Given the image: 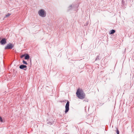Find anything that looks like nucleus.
Listing matches in <instances>:
<instances>
[{
  "instance_id": "1",
  "label": "nucleus",
  "mask_w": 134,
  "mask_h": 134,
  "mask_svg": "<svg viewBox=\"0 0 134 134\" xmlns=\"http://www.w3.org/2000/svg\"><path fill=\"white\" fill-rule=\"evenodd\" d=\"M77 96L78 98L80 99H82L85 97V93L83 91L79 89H78L76 93Z\"/></svg>"
},
{
  "instance_id": "2",
  "label": "nucleus",
  "mask_w": 134,
  "mask_h": 134,
  "mask_svg": "<svg viewBox=\"0 0 134 134\" xmlns=\"http://www.w3.org/2000/svg\"><path fill=\"white\" fill-rule=\"evenodd\" d=\"M78 6V5L77 4H73L68 7V10H72L74 11H76V10Z\"/></svg>"
},
{
  "instance_id": "3",
  "label": "nucleus",
  "mask_w": 134,
  "mask_h": 134,
  "mask_svg": "<svg viewBox=\"0 0 134 134\" xmlns=\"http://www.w3.org/2000/svg\"><path fill=\"white\" fill-rule=\"evenodd\" d=\"M14 47L13 44L11 43H9L7 44V46L5 47V49H12Z\"/></svg>"
},
{
  "instance_id": "4",
  "label": "nucleus",
  "mask_w": 134,
  "mask_h": 134,
  "mask_svg": "<svg viewBox=\"0 0 134 134\" xmlns=\"http://www.w3.org/2000/svg\"><path fill=\"white\" fill-rule=\"evenodd\" d=\"M38 14L39 15L42 17H44L45 12L44 10L41 9L38 12Z\"/></svg>"
},
{
  "instance_id": "5",
  "label": "nucleus",
  "mask_w": 134,
  "mask_h": 134,
  "mask_svg": "<svg viewBox=\"0 0 134 134\" xmlns=\"http://www.w3.org/2000/svg\"><path fill=\"white\" fill-rule=\"evenodd\" d=\"M69 102L68 100L65 106V112L66 113L69 110Z\"/></svg>"
},
{
  "instance_id": "6",
  "label": "nucleus",
  "mask_w": 134,
  "mask_h": 134,
  "mask_svg": "<svg viewBox=\"0 0 134 134\" xmlns=\"http://www.w3.org/2000/svg\"><path fill=\"white\" fill-rule=\"evenodd\" d=\"M6 39L3 38L0 41V43L2 45H4L7 43Z\"/></svg>"
},
{
  "instance_id": "7",
  "label": "nucleus",
  "mask_w": 134,
  "mask_h": 134,
  "mask_svg": "<svg viewBox=\"0 0 134 134\" xmlns=\"http://www.w3.org/2000/svg\"><path fill=\"white\" fill-rule=\"evenodd\" d=\"M19 68L21 69H23L24 70H26L27 66L23 64H22L19 67Z\"/></svg>"
},
{
  "instance_id": "8",
  "label": "nucleus",
  "mask_w": 134,
  "mask_h": 134,
  "mask_svg": "<svg viewBox=\"0 0 134 134\" xmlns=\"http://www.w3.org/2000/svg\"><path fill=\"white\" fill-rule=\"evenodd\" d=\"M30 58L29 55L25 53V59L26 60H28Z\"/></svg>"
},
{
  "instance_id": "9",
  "label": "nucleus",
  "mask_w": 134,
  "mask_h": 134,
  "mask_svg": "<svg viewBox=\"0 0 134 134\" xmlns=\"http://www.w3.org/2000/svg\"><path fill=\"white\" fill-rule=\"evenodd\" d=\"M115 32V30L113 29H112L110 30L109 32V34H114Z\"/></svg>"
},
{
  "instance_id": "10",
  "label": "nucleus",
  "mask_w": 134,
  "mask_h": 134,
  "mask_svg": "<svg viewBox=\"0 0 134 134\" xmlns=\"http://www.w3.org/2000/svg\"><path fill=\"white\" fill-rule=\"evenodd\" d=\"M100 55L99 54V55H98L97 57L96 58L95 61H97L98 60H100L99 58V56Z\"/></svg>"
},
{
  "instance_id": "11",
  "label": "nucleus",
  "mask_w": 134,
  "mask_h": 134,
  "mask_svg": "<svg viewBox=\"0 0 134 134\" xmlns=\"http://www.w3.org/2000/svg\"><path fill=\"white\" fill-rule=\"evenodd\" d=\"M11 15V14L9 13H8L6 15L5 17V18H8V17L10 15Z\"/></svg>"
},
{
  "instance_id": "12",
  "label": "nucleus",
  "mask_w": 134,
  "mask_h": 134,
  "mask_svg": "<svg viewBox=\"0 0 134 134\" xmlns=\"http://www.w3.org/2000/svg\"><path fill=\"white\" fill-rule=\"evenodd\" d=\"M23 63L25 64V65H27V62L26 61H25L24 60H23Z\"/></svg>"
},
{
  "instance_id": "13",
  "label": "nucleus",
  "mask_w": 134,
  "mask_h": 134,
  "mask_svg": "<svg viewBox=\"0 0 134 134\" xmlns=\"http://www.w3.org/2000/svg\"><path fill=\"white\" fill-rule=\"evenodd\" d=\"M47 124L50 125L52 124V122H47Z\"/></svg>"
},
{
  "instance_id": "14",
  "label": "nucleus",
  "mask_w": 134,
  "mask_h": 134,
  "mask_svg": "<svg viewBox=\"0 0 134 134\" xmlns=\"http://www.w3.org/2000/svg\"><path fill=\"white\" fill-rule=\"evenodd\" d=\"M125 1H124V0H122V4L123 5H124L125 4Z\"/></svg>"
},
{
  "instance_id": "15",
  "label": "nucleus",
  "mask_w": 134,
  "mask_h": 134,
  "mask_svg": "<svg viewBox=\"0 0 134 134\" xmlns=\"http://www.w3.org/2000/svg\"><path fill=\"white\" fill-rule=\"evenodd\" d=\"M116 133L117 134H119V131L118 129H116Z\"/></svg>"
},
{
  "instance_id": "16",
  "label": "nucleus",
  "mask_w": 134,
  "mask_h": 134,
  "mask_svg": "<svg viewBox=\"0 0 134 134\" xmlns=\"http://www.w3.org/2000/svg\"><path fill=\"white\" fill-rule=\"evenodd\" d=\"M25 53L24 54H23L21 56V58H23V57H25Z\"/></svg>"
},
{
  "instance_id": "17",
  "label": "nucleus",
  "mask_w": 134,
  "mask_h": 134,
  "mask_svg": "<svg viewBox=\"0 0 134 134\" xmlns=\"http://www.w3.org/2000/svg\"><path fill=\"white\" fill-rule=\"evenodd\" d=\"M0 121L1 122H3V120L2 119V118H1V117H0Z\"/></svg>"
},
{
  "instance_id": "18",
  "label": "nucleus",
  "mask_w": 134,
  "mask_h": 134,
  "mask_svg": "<svg viewBox=\"0 0 134 134\" xmlns=\"http://www.w3.org/2000/svg\"><path fill=\"white\" fill-rule=\"evenodd\" d=\"M1 39V38H0V39Z\"/></svg>"
}]
</instances>
